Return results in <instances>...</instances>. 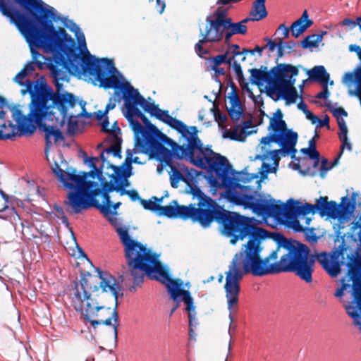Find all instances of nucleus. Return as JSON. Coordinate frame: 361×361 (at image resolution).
<instances>
[{
	"label": "nucleus",
	"instance_id": "nucleus-47",
	"mask_svg": "<svg viewBox=\"0 0 361 361\" xmlns=\"http://www.w3.org/2000/svg\"><path fill=\"white\" fill-rule=\"evenodd\" d=\"M169 166L171 168V171L169 173L171 185L172 188H178V183L180 180L183 181V173H181V170L176 168L173 163L172 165Z\"/></svg>",
	"mask_w": 361,
	"mask_h": 361
},
{
	"label": "nucleus",
	"instance_id": "nucleus-25",
	"mask_svg": "<svg viewBox=\"0 0 361 361\" xmlns=\"http://www.w3.org/2000/svg\"><path fill=\"white\" fill-rule=\"evenodd\" d=\"M267 129L276 132V134L279 135L280 139L283 141L286 140L288 136H290V134L294 135H298L293 129L287 128V124L282 118L281 115H280L279 118H271Z\"/></svg>",
	"mask_w": 361,
	"mask_h": 361
},
{
	"label": "nucleus",
	"instance_id": "nucleus-38",
	"mask_svg": "<svg viewBox=\"0 0 361 361\" xmlns=\"http://www.w3.org/2000/svg\"><path fill=\"white\" fill-rule=\"evenodd\" d=\"M207 23H233V20L228 17L227 8L219 7L207 17Z\"/></svg>",
	"mask_w": 361,
	"mask_h": 361
},
{
	"label": "nucleus",
	"instance_id": "nucleus-42",
	"mask_svg": "<svg viewBox=\"0 0 361 361\" xmlns=\"http://www.w3.org/2000/svg\"><path fill=\"white\" fill-rule=\"evenodd\" d=\"M35 71L34 62L29 61L25 64L23 69L14 78L16 82L20 86L26 87V81H23V78L30 75Z\"/></svg>",
	"mask_w": 361,
	"mask_h": 361
},
{
	"label": "nucleus",
	"instance_id": "nucleus-22",
	"mask_svg": "<svg viewBox=\"0 0 361 361\" xmlns=\"http://www.w3.org/2000/svg\"><path fill=\"white\" fill-rule=\"evenodd\" d=\"M6 107L11 109V106L8 104L6 98L0 96V133L4 137L0 140H13L17 135L18 128L11 121L5 119L6 112L3 109Z\"/></svg>",
	"mask_w": 361,
	"mask_h": 361
},
{
	"label": "nucleus",
	"instance_id": "nucleus-34",
	"mask_svg": "<svg viewBox=\"0 0 361 361\" xmlns=\"http://www.w3.org/2000/svg\"><path fill=\"white\" fill-rule=\"evenodd\" d=\"M265 2L266 0H256L253 2L249 13L252 21H259L267 16Z\"/></svg>",
	"mask_w": 361,
	"mask_h": 361
},
{
	"label": "nucleus",
	"instance_id": "nucleus-21",
	"mask_svg": "<svg viewBox=\"0 0 361 361\" xmlns=\"http://www.w3.org/2000/svg\"><path fill=\"white\" fill-rule=\"evenodd\" d=\"M97 276L100 279L99 287L103 293L110 291L114 298L116 306H118L119 293L122 287L117 283L116 278L108 271H102L100 268H95Z\"/></svg>",
	"mask_w": 361,
	"mask_h": 361
},
{
	"label": "nucleus",
	"instance_id": "nucleus-18",
	"mask_svg": "<svg viewBox=\"0 0 361 361\" xmlns=\"http://www.w3.org/2000/svg\"><path fill=\"white\" fill-rule=\"evenodd\" d=\"M298 69L296 68V74L284 75L283 78L279 79L275 87H269L268 96L274 101L285 99L287 103H295L298 97L297 90L294 87L296 81L295 77L298 75Z\"/></svg>",
	"mask_w": 361,
	"mask_h": 361
},
{
	"label": "nucleus",
	"instance_id": "nucleus-24",
	"mask_svg": "<svg viewBox=\"0 0 361 361\" xmlns=\"http://www.w3.org/2000/svg\"><path fill=\"white\" fill-rule=\"evenodd\" d=\"M91 276V274L87 271H81L80 274V281H72L71 283V288L75 291L73 295L78 301L83 302L85 300H92V294L87 290L88 285L87 277Z\"/></svg>",
	"mask_w": 361,
	"mask_h": 361
},
{
	"label": "nucleus",
	"instance_id": "nucleus-44",
	"mask_svg": "<svg viewBox=\"0 0 361 361\" xmlns=\"http://www.w3.org/2000/svg\"><path fill=\"white\" fill-rule=\"evenodd\" d=\"M187 307H185V311L188 312V319H189V329L191 328H196L198 324V320L196 318V312H195V306L194 304V302H192L191 300H188Z\"/></svg>",
	"mask_w": 361,
	"mask_h": 361
},
{
	"label": "nucleus",
	"instance_id": "nucleus-52",
	"mask_svg": "<svg viewBox=\"0 0 361 361\" xmlns=\"http://www.w3.org/2000/svg\"><path fill=\"white\" fill-rule=\"evenodd\" d=\"M277 169L278 166L276 165H271L265 162H262L261 169L259 171L261 180L267 179L269 173H276Z\"/></svg>",
	"mask_w": 361,
	"mask_h": 361
},
{
	"label": "nucleus",
	"instance_id": "nucleus-35",
	"mask_svg": "<svg viewBox=\"0 0 361 361\" xmlns=\"http://www.w3.org/2000/svg\"><path fill=\"white\" fill-rule=\"evenodd\" d=\"M118 306H116V303H115L114 308L113 310L111 309V312H107L108 314H111V316L104 320L101 319L102 324H104L105 326H113L114 339L115 346L116 345L117 342H118V327L119 326V323H118L119 317H118Z\"/></svg>",
	"mask_w": 361,
	"mask_h": 361
},
{
	"label": "nucleus",
	"instance_id": "nucleus-57",
	"mask_svg": "<svg viewBox=\"0 0 361 361\" xmlns=\"http://www.w3.org/2000/svg\"><path fill=\"white\" fill-rule=\"evenodd\" d=\"M140 203L145 209L149 210L156 214H157L159 204L154 202L152 198L147 200L142 199L140 200Z\"/></svg>",
	"mask_w": 361,
	"mask_h": 361
},
{
	"label": "nucleus",
	"instance_id": "nucleus-55",
	"mask_svg": "<svg viewBox=\"0 0 361 361\" xmlns=\"http://www.w3.org/2000/svg\"><path fill=\"white\" fill-rule=\"evenodd\" d=\"M302 233L304 234L305 240L312 243H316L319 237L315 233V229L312 227H305Z\"/></svg>",
	"mask_w": 361,
	"mask_h": 361
},
{
	"label": "nucleus",
	"instance_id": "nucleus-46",
	"mask_svg": "<svg viewBox=\"0 0 361 361\" xmlns=\"http://www.w3.org/2000/svg\"><path fill=\"white\" fill-rule=\"evenodd\" d=\"M63 27L69 29L71 31L75 32V36L80 45H83L85 49L86 42L85 37L83 32L81 31V29L78 26V24H61Z\"/></svg>",
	"mask_w": 361,
	"mask_h": 361
},
{
	"label": "nucleus",
	"instance_id": "nucleus-9",
	"mask_svg": "<svg viewBox=\"0 0 361 361\" xmlns=\"http://www.w3.org/2000/svg\"><path fill=\"white\" fill-rule=\"evenodd\" d=\"M249 176L250 173L247 171L246 168L238 171L233 169L232 164L228 161L209 189V192L213 196H216L219 189H224V191L221 193L220 198H224L228 202H230L237 199L238 196L243 195V193H247L254 190L250 185H243L240 183H249L250 181L245 180Z\"/></svg>",
	"mask_w": 361,
	"mask_h": 361
},
{
	"label": "nucleus",
	"instance_id": "nucleus-23",
	"mask_svg": "<svg viewBox=\"0 0 361 361\" xmlns=\"http://www.w3.org/2000/svg\"><path fill=\"white\" fill-rule=\"evenodd\" d=\"M167 292L170 298L176 302L175 306L170 311V316L173 315L179 307L180 302H184L185 307H187L189 300L194 302L190 292L184 289L183 284H182V286H178L176 283H171L168 286Z\"/></svg>",
	"mask_w": 361,
	"mask_h": 361
},
{
	"label": "nucleus",
	"instance_id": "nucleus-7",
	"mask_svg": "<svg viewBox=\"0 0 361 361\" xmlns=\"http://www.w3.org/2000/svg\"><path fill=\"white\" fill-rule=\"evenodd\" d=\"M124 87L125 93L122 99L124 101V116L134 135L147 138L152 133V126H154L137 106H140L144 110L145 106H148L152 103L147 102L130 82H126Z\"/></svg>",
	"mask_w": 361,
	"mask_h": 361
},
{
	"label": "nucleus",
	"instance_id": "nucleus-1",
	"mask_svg": "<svg viewBox=\"0 0 361 361\" xmlns=\"http://www.w3.org/2000/svg\"><path fill=\"white\" fill-rule=\"evenodd\" d=\"M28 44L33 59L41 54L34 49H42L52 54V61L48 68L54 81L56 90L47 82L42 75L39 79L26 80V90L30 96V104L42 102L45 104L57 94L62 95L68 92L59 81H68L71 75L81 76L90 73L87 68L79 66V50L73 39L63 28L54 27V24H13ZM86 68H87L86 66Z\"/></svg>",
	"mask_w": 361,
	"mask_h": 361
},
{
	"label": "nucleus",
	"instance_id": "nucleus-53",
	"mask_svg": "<svg viewBox=\"0 0 361 361\" xmlns=\"http://www.w3.org/2000/svg\"><path fill=\"white\" fill-rule=\"evenodd\" d=\"M105 133L109 134L106 140H117V138H122L121 136V130L118 127L117 121H115L112 124L111 128H109V131Z\"/></svg>",
	"mask_w": 361,
	"mask_h": 361
},
{
	"label": "nucleus",
	"instance_id": "nucleus-60",
	"mask_svg": "<svg viewBox=\"0 0 361 361\" xmlns=\"http://www.w3.org/2000/svg\"><path fill=\"white\" fill-rule=\"evenodd\" d=\"M208 42L207 41H204V39L202 38L198 41V42L195 46V50L197 54L200 57L203 58V56L209 53V51L207 49L203 48L202 44L204 43Z\"/></svg>",
	"mask_w": 361,
	"mask_h": 361
},
{
	"label": "nucleus",
	"instance_id": "nucleus-13",
	"mask_svg": "<svg viewBox=\"0 0 361 361\" xmlns=\"http://www.w3.org/2000/svg\"><path fill=\"white\" fill-rule=\"evenodd\" d=\"M23 9L27 18L11 19V23H73L42 0H14Z\"/></svg>",
	"mask_w": 361,
	"mask_h": 361
},
{
	"label": "nucleus",
	"instance_id": "nucleus-31",
	"mask_svg": "<svg viewBox=\"0 0 361 361\" xmlns=\"http://www.w3.org/2000/svg\"><path fill=\"white\" fill-rule=\"evenodd\" d=\"M310 80L317 82L321 84H326L330 80V75L323 66H316L312 69L307 71Z\"/></svg>",
	"mask_w": 361,
	"mask_h": 361
},
{
	"label": "nucleus",
	"instance_id": "nucleus-43",
	"mask_svg": "<svg viewBox=\"0 0 361 361\" xmlns=\"http://www.w3.org/2000/svg\"><path fill=\"white\" fill-rule=\"evenodd\" d=\"M343 81L345 83H353L355 88L359 87L360 81H361V65L359 63L353 72L346 73L343 78Z\"/></svg>",
	"mask_w": 361,
	"mask_h": 361
},
{
	"label": "nucleus",
	"instance_id": "nucleus-26",
	"mask_svg": "<svg viewBox=\"0 0 361 361\" xmlns=\"http://www.w3.org/2000/svg\"><path fill=\"white\" fill-rule=\"evenodd\" d=\"M134 149L126 150V158L124 162L122 164V166H124L133 157V154L142 153L145 154H149L151 156V152L149 147L147 138L134 135Z\"/></svg>",
	"mask_w": 361,
	"mask_h": 361
},
{
	"label": "nucleus",
	"instance_id": "nucleus-19",
	"mask_svg": "<svg viewBox=\"0 0 361 361\" xmlns=\"http://www.w3.org/2000/svg\"><path fill=\"white\" fill-rule=\"evenodd\" d=\"M193 135L191 140H185L186 144L180 145H176L171 151V158L177 160L185 159L192 164L191 157L192 154H195V149L200 146V138L197 135L198 130L197 128H193Z\"/></svg>",
	"mask_w": 361,
	"mask_h": 361
},
{
	"label": "nucleus",
	"instance_id": "nucleus-11",
	"mask_svg": "<svg viewBox=\"0 0 361 361\" xmlns=\"http://www.w3.org/2000/svg\"><path fill=\"white\" fill-rule=\"evenodd\" d=\"M243 194L230 203L250 209L263 219L279 218L285 212L286 204L281 200H275L271 197L267 200L263 194L255 190Z\"/></svg>",
	"mask_w": 361,
	"mask_h": 361
},
{
	"label": "nucleus",
	"instance_id": "nucleus-45",
	"mask_svg": "<svg viewBox=\"0 0 361 361\" xmlns=\"http://www.w3.org/2000/svg\"><path fill=\"white\" fill-rule=\"evenodd\" d=\"M106 142H111L113 146L106 148L104 152L106 154H111L114 157L118 159L122 158L121 149H122V138H117V140H106Z\"/></svg>",
	"mask_w": 361,
	"mask_h": 361
},
{
	"label": "nucleus",
	"instance_id": "nucleus-58",
	"mask_svg": "<svg viewBox=\"0 0 361 361\" xmlns=\"http://www.w3.org/2000/svg\"><path fill=\"white\" fill-rule=\"evenodd\" d=\"M232 68L236 75V79L240 84L245 81L244 75L240 64L237 61H233Z\"/></svg>",
	"mask_w": 361,
	"mask_h": 361
},
{
	"label": "nucleus",
	"instance_id": "nucleus-63",
	"mask_svg": "<svg viewBox=\"0 0 361 361\" xmlns=\"http://www.w3.org/2000/svg\"><path fill=\"white\" fill-rule=\"evenodd\" d=\"M124 195H127L133 202L139 201L140 202V200L142 199L135 190L122 189L121 190V195L123 196Z\"/></svg>",
	"mask_w": 361,
	"mask_h": 361
},
{
	"label": "nucleus",
	"instance_id": "nucleus-37",
	"mask_svg": "<svg viewBox=\"0 0 361 361\" xmlns=\"http://www.w3.org/2000/svg\"><path fill=\"white\" fill-rule=\"evenodd\" d=\"M298 139V135H294L290 134V136H288L286 140L282 142L280 147L283 148V150H285L283 152V157L290 155L292 159L297 160L295 157V154L297 153L295 146L297 145Z\"/></svg>",
	"mask_w": 361,
	"mask_h": 361
},
{
	"label": "nucleus",
	"instance_id": "nucleus-5",
	"mask_svg": "<svg viewBox=\"0 0 361 361\" xmlns=\"http://www.w3.org/2000/svg\"><path fill=\"white\" fill-rule=\"evenodd\" d=\"M357 193L353 192L351 197H343L340 204L335 201H329L327 196H321L316 199L315 204L302 203L299 200L290 198L287 200L285 212L288 216L305 217L309 214H319L321 217L337 219L338 224L334 225L335 231L354 217L356 209Z\"/></svg>",
	"mask_w": 361,
	"mask_h": 361
},
{
	"label": "nucleus",
	"instance_id": "nucleus-51",
	"mask_svg": "<svg viewBox=\"0 0 361 361\" xmlns=\"http://www.w3.org/2000/svg\"><path fill=\"white\" fill-rule=\"evenodd\" d=\"M325 106L327 107L329 111L333 114L336 118L337 123L341 119H343V116H347V111L342 107H334L330 102H326Z\"/></svg>",
	"mask_w": 361,
	"mask_h": 361
},
{
	"label": "nucleus",
	"instance_id": "nucleus-64",
	"mask_svg": "<svg viewBox=\"0 0 361 361\" xmlns=\"http://www.w3.org/2000/svg\"><path fill=\"white\" fill-rule=\"evenodd\" d=\"M121 170L119 174V177L129 178L131 176H133V166L130 163L126 164L124 166H121Z\"/></svg>",
	"mask_w": 361,
	"mask_h": 361
},
{
	"label": "nucleus",
	"instance_id": "nucleus-3",
	"mask_svg": "<svg viewBox=\"0 0 361 361\" xmlns=\"http://www.w3.org/2000/svg\"><path fill=\"white\" fill-rule=\"evenodd\" d=\"M116 233L124 247L126 264L134 281L129 287L130 292L136 291L142 286L145 276L164 284L167 290L171 283L183 284L180 279L171 277L169 269L159 262V254L152 252L142 243L133 240L126 228H118Z\"/></svg>",
	"mask_w": 361,
	"mask_h": 361
},
{
	"label": "nucleus",
	"instance_id": "nucleus-48",
	"mask_svg": "<svg viewBox=\"0 0 361 361\" xmlns=\"http://www.w3.org/2000/svg\"><path fill=\"white\" fill-rule=\"evenodd\" d=\"M94 114V116L96 118V119L99 123V125L101 126L102 131L108 132L109 126L108 114H106L104 111L100 110Z\"/></svg>",
	"mask_w": 361,
	"mask_h": 361
},
{
	"label": "nucleus",
	"instance_id": "nucleus-8",
	"mask_svg": "<svg viewBox=\"0 0 361 361\" xmlns=\"http://www.w3.org/2000/svg\"><path fill=\"white\" fill-rule=\"evenodd\" d=\"M188 188L189 192L193 198H197L198 200V207H196L194 204L186 206L189 207L192 222L198 223L204 228L209 227L213 222L220 224L228 211L226 210L224 206L219 205L216 200L205 195L198 187V184L188 186Z\"/></svg>",
	"mask_w": 361,
	"mask_h": 361
},
{
	"label": "nucleus",
	"instance_id": "nucleus-36",
	"mask_svg": "<svg viewBox=\"0 0 361 361\" xmlns=\"http://www.w3.org/2000/svg\"><path fill=\"white\" fill-rule=\"evenodd\" d=\"M231 107L228 109L231 118L233 122H237L244 116L242 105L238 95L228 97Z\"/></svg>",
	"mask_w": 361,
	"mask_h": 361
},
{
	"label": "nucleus",
	"instance_id": "nucleus-10",
	"mask_svg": "<svg viewBox=\"0 0 361 361\" xmlns=\"http://www.w3.org/2000/svg\"><path fill=\"white\" fill-rule=\"evenodd\" d=\"M51 171L64 188L69 190L65 204L69 205L74 213V206L71 202L70 194H76L80 201L86 200L93 190V187L90 186L88 182H94L88 180V178L94 179L97 178V173H95V171L92 169L88 172L81 171L79 173H77L75 169H71V171H66L59 166L56 161L51 167Z\"/></svg>",
	"mask_w": 361,
	"mask_h": 361
},
{
	"label": "nucleus",
	"instance_id": "nucleus-56",
	"mask_svg": "<svg viewBox=\"0 0 361 361\" xmlns=\"http://www.w3.org/2000/svg\"><path fill=\"white\" fill-rule=\"evenodd\" d=\"M312 25L313 24H290V31L292 35L295 37H298Z\"/></svg>",
	"mask_w": 361,
	"mask_h": 361
},
{
	"label": "nucleus",
	"instance_id": "nucleus-15",
	"mask_svg": "<svg viewBox=\"0 0 361 361\" xmlns=\"http://www.w3.org/2000/svg\"><path fill=\"white\" fill-rule=\"evenodd\" d=\"M250 73V82L252 85L259 87L263 86L267 83L269 86L275 87L281 78H283L286 74H296V67L288 63H280L267 70L265 66H261V68H252L249 70Z\"/></svg>",
	"mask_w": 361,
	"mask_h": 361
},
{
	"label": "nucleus",
	"instance_id": "nucleus-61",
	"mask_svg": "<svg viewBox=\"0 0 361 361\" xmlns=\"http://www.w3.org/2000/svg\"><path fill=\"white\" fill-rule=\"evenodd\" d=\"M338 128L340 130V132L338 133L339 140H341L342 139L348 138V127L346 126V123H345V120L341 119L340 121H338Z\"/></svg>",
	"mask_w": 361,
	"mask_h": 361
},
{
	"label": "nucleus",
	"instance_id": "nucleus-49",
	"mask_svg": "<svg viewBox=\"0 0 361 361\" xmlns=\"http://www.w3.org/2000/svg\"><path fill=\"white\" fill-rule=\"evenodd\" d=\"M76 115L73 114H68V116H67V133L69 135H74L76 131L78 129V121L75 119L78 117H75Z\"/></svg>",
	"mask_w": 361,
	"mask_h": 361
},
{
	"label": "nucleus",
	"instance_id": "nucleus-20",
	"mask_svg": "<svg viewBox=\"0 0 361 361\" xmlns=\"http://www.w3.org/2000/svg\"><path fill=\"white\" fill-rule=\"evenodd\" d=\"M157 215L171 219H190L192 221V217L189 212V207H186L185 205H180L177 200H173L166 206L159 205Z\"/></svg>",
	"mask_w": 361,
	"mask_h": 361
},
{
	"label": "nucleus",
	"instance_id": "nucleus-39",
	"mask_svg": "<svg viewBox=\"0 0 361 361\" xmlns=\"http://www.w3.org/2000/svg\"><path fill=\"white\" fill-rule=\"evenodd\" d=\"M93 208L98 209L101 214L104 215V216H107L109 215H117V209L121 205V202H113L109 206H105L104 204H101L99 200H95L94 202Z\"/></svg>",
	"mask_w": 361,
	"mask_h": 361
},
{
	"label": "nucleus",
	"instance_id": "nucleus-59",
	"mask_svg": "<svg viewBox=\"0 0 361 361\" xmlns=\"http://www.w3.org/2000/svg\"><path fill=\"white\" fill-rule=\"evenodd\" d=\"M332 169V166L330 165L328 159L326 158H322L321 166L319 168V176L322 178H324L326 173Z\"/></svg>",
	"mask_w": 361,
	"mask_h": 361
},
{
	"label": "nucleus",
	"instance_id": "nucleus-16",
	"mask_svg": "<svg viewBox=\"0 0 361 361\" xmlns=\"http://www.w3.org/2000/svg\"><path fill=\"white\" fill-rule=\"evenodd\" d=\"M111 180L108 183H105L102 188H99L98 182H88V184L93 187V190L90 194L86 200L80 201L76 194L71 193V202L74 206V214H79L82 210H87L94 207V202L97 200V197L99 196V193L106 192L111 193L114 191L118 192L121 195V190L122 188H119L118 185V177L114 173L109 176Z\"/></svg>",
	"mask_w": 361,
	"mask_h": 361
},
{
	"label": "nucleus",
	"instance_id": "nucleus-4",
	"mask_svg": "<svg viewBox=\"0 0 361 361\" xmlns=\"http://www.w3.org/2000/svg\"><path fill=\"white\" fill-rule=\"evenodd\" d=\"M258 223L259 221L255 217H247L230 211L220 223L223 233L231 238V244L234 245L238 240L248 237V241L243 245L244 249L236 253L231 261L235 262L236 267L240 266L241 259H247L258 255V252H262V241L269 237L268 231L258 227Z\"/></svg>",
	"mask_w": 361,
	"mask_h": 361
},
{
	"label": "nucleus",
	"instance_id": "nucleus-41",
	"mask_svg": "<svg viewBox=\"0 0 361 361\" xmlns=\"http://www.w3.org/2000/svg\"><path fill=\"white\" fill-rule=\"evenodd\" d=\"M326 33V32H322L321 34L306 36L300 42L301 47L303 49H312L318 47L319 44L323 39V35Z\"/></svg>",
	"mask_w": 361,
	"mask_h": 361
},
{
	"label": "nucleus",
	"instance_id": "nucleus-2",
	"mask_svg": "<svg viewBox=\"0 0 361 361\" xmlns=\"http://www.w3.org/2000/svg\"><path fill=\"white\" fill-rule=\"evenodd\" d=\"M278 240L288 253L283 255L280 260L269 263L271 259L277 258V250H273L269 256L261 258V252L255 257L242 259L240 266H235V262H231L228 271L226 272L224 289L229 311L230 333L234 317L233 307L239 300L240 292V282L244 275L251 274L255 276H264L281 272H292L305 283L312 281L314 266L317 261L331 278H336L330 257L328 252L322 251L312 254L309 247L300 241L286 238L282 233H277Z\"/></svg>",
	"mask_w": 361,
	"mask_h": 361
},
{
	"label": "nucleus",
	"instance_id": "nucleus-32",
	"mask_svg": "<svg viewBox=\"0 0 361 361\" xmlns=\"http://www.w3.org/2000/svg\"><path fill=\"white\" fill-rule=\"evenodd\" d=\"M144 111L150 114L151 116L155 117L157 119L168 125L173 118L169 115V111L159 109V105L152 103L148 106H145Z\"/></svg>",
	"mask_w": 361,
	"mask_h": 361
},
{
	"label": "nucleus",
	"instance_id": "nucleus-27",
	"mask_svg": "<svg viewBox=\"0 0 361 361\" xmlns=\"http://www.w3.org/2000/svg\"><path fill=\"white\" fill-rule=\"evenodd\" d=\"M29 108H30V111L28 113L27 116H28L30 121L31 122L36 123L38 126L39 130H42L44 133L45 137L51 138V136L53 135V133L57 128L58 124H56L54 122H52L54 123V125H51V126L47 125L45 123V122L47 121H51V119H44V120L40 119V118H39L35 113V111H36L35 108L33 106H31L30 105H29Z\"/></svg>",
	"mask_w": 361,
	"mask_h": 361
},
{
	"label": "nucleus",
	"instance_id": "nucleus-29",
	"mask_svg": "<svg viewBox=\"0 0 361 361\" xmlns=\"http://www.w3.org/2000/svg\"><path fill=\"white\" fill-rule=\"evenodd\" d=\"M105 310L106 312H111V307L105 306L96 305L92 307V304L90 302L86 303L85 312L83 314L84 319L86 322H90L91 326L96 329L99 324H102L101 320L92 319L91 317H97L98 312L100 310Z\"/></svg>",
	"mask_w": 361,
	"mask_h": 361
},
{
	"label": "nucleus",
	"instance_id": "nucleus-17",
	"mask_svg": "<svg viewBox=\"0 0 361 361\" xmlns=\"http://www.w3.org/2000/svg\"><path fill=\"white\" fill-rule=\"evenodd\" d=\"M151 152V157H155L160 162H164L166 166L172 165L171 151L164 145L173 147L177 143L171 137L161 132L156 126H152V133L147 138Z\"/></svg>",
	"mask_w": 361,
	"mask_h": 361
},
{
	"label": "nucleus",
	"instance_id": "nucleus-30",
	"mask_svg": "<svg viewBox=\"0 0 361 361\" xmlns=\"http://www.w3.org/2000/svg\"><path fill=\"white\" fill-rule=\"evenodd\" d=\"M209 27H207L206 33L202 34L204 41L208 42H214L220 41L224 35V32L226 30L225 24H209Z\"/></svg>",
	"mask_w": 361,
	"mask_h": 361
},
{
	"label": "nucleus",
	"instance_id": "nucleus-6",
	"mask_svg": "<svg viewBox=\"0 0 361 361\" xmlns=\"http://www.w3.org/2000/svg\"><path fill=\"white\" fill-rule=\"evenodd\" d=\"M86 57H83L79 51L78 63L80 66L84 67L90 73L83 74L84 76H94L95 80L99 82V87L104 89H114V96L120 102L125 93L126 82L122 73L115 67L113 59L102 58L98 59L95 56L92 55L85 47Z\"/></svg>",
	"mask_w": 361,
	"mask_h": 361
},
{
	"label": "nucleus",
	"instance_id": "nucleus-33",
	"mask_svg": "<svg viewBox=\"0 0 361 361\" xmlns=\"http://www.w3.org/2000/svg\"><path fill=\"white\" fill-rule=\"evenodd\" d=\"M168 126L176 130L185 140L192 138L193 133H193V128H196L195 126L189 128L183 121L176 118H172Z\"/></svg>",
	"mask_w": 361,
	"mask_h": 361
},
{
	"label": "nucleus",
	"instance_id": "nucleus-54",
	"mask_svg": "<svg viewBox=\"0 0 361 361\" xmlns=\"http://www.w3.org/2000/svg\"><path fill=\"white\" fill-rule=\"evenodd\" d=\"M286 217L289 219L287 225L289 228L292 229L295 233L302 232L305 226L300 224V221L297 219L298 217L288 216L287 214Z\"/></svg>",
	"mask_w": 361,
	"mask_h": 361
},
{
	"label": "nucleus",
	"instance_id": "nucleus-28",
	"mask_svg": "<svg viewBox=\"0 0 361 361\" xmlns=\"http://www.w3.org/2000/svg\"><path fill=\"white\" fill-rule=\"evenodd\" d=\"M178 166L184 173V175L183 174V181L187 184L188 187L198 184L197 177L200 176H203L207 180V172L204 173L195 169H189L185 164L180 163L178 164Z\"/></svg>",
	"mask_w": 361,
	"mask_h": 361
},
{
	"label": "nucleus",
	"instance_id": "nucleus-40",
	"mask_svg": "<svg viewBox=\"0 0 361 361\" xmlns=\"http://www.w3.org/2000/svg\"><path fill=\"white\" fill-rule=\"evenodd\" d=\"M252 127V122L250 121H243L242 123V129L240 130V134L237 135L235 133L231 136H228L226 135L227 131L224 132L223 137L224 138H231V140L243 142L245 140V137L251 134V132H248L247 130ZM238 126L235 128V133L237 132Z\"/></svg>",
	"mask_w": 361,
	"mask_h": 361
},
{
	"label": "nucleus",
	"instance_id": "nucleus-62",
	"mask_svg": "<svg viewBox=\"0 0 361 361\" xmlns=\"http://www.w3.org/2000/svg\"><path fill=\"white\" fill-rule=\"evenodd\" d=\"M352 226L350 228V231L347 233H344L343 231V235H357V230L359 229L361 230V215L357 217V220L355 219L352 223Z\"/></svg>",
	"mask_w": 361,
	"mask_h": 361
},
{
	"label": "nucleus",
	"instance_id": "nucleus-14",
	"mask_svg": "<svg viewBox=\"0 0 361 361\" xmlns=\"http://www.w3.org/2000/svg\"><path fill=\"white\" fill-rule=\"evenodd\" d=\"M197 151L198 154L195 156V154H192V157H191L192 164L206 170L207 172V182L211 188L228 159L220 154L214 152L209 147L204 148L200 140V146L195 149V152Z\"/></svg>",
	"mask_w": 361,
	"mask_h": 361
},
{
	"label": "nucleus",
	"instance_id": "nucleus-12",
	"mask_svg": "<svg viewBox=\"0 0 361 361\" xmlns=\"http://www.w3.org/2000/svg\"><path fill=\"white\" fill-rule=\"evenodd\" d=\"M78 103V97L71 92L57 94L45 104L37 102L30 104L36 109L37 116L42 120L51 119V122L63 126L68 116V110L73 109Z\"/></svg>",
	"mask_w": 361,
	"mask_h": 361
},
{
	"label": "nucleus",
	"instance_id": "nucleus-50",
	"mask_svg": "<svg viewBox=\"0 0 361 361\" xmlns=\"http://www.w3.org/2000/svg\"><path fill=\"white\" fill-rule=\"evenodd\" d=\"M269 131V134L262 137L260 140V143L264 145H269L271 143L274 142L277 144L279 146H281L283 140L280 139V137L276 134V132L268 130Z\"/></svg>",
	"mask_w": 361,
	"mask_h": 361
}]
</instances>
